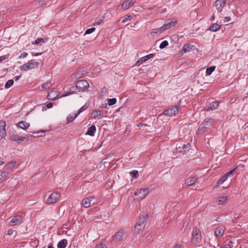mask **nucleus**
<instances>
[{
	"instance_id": "obj_1",
	"label": "nucleus",
	"mask_w": 248,
	"mask_h": 248,
	"mask_svg": "<svg viewBox=\"0 0 248 248\" xmlns=\"http://www.w3.org/2000/svg\"><path fill=\"white\" fill-rule=\"evenodd\" d=\"M213 122V120L211 119H209L208 120H204L197 130L196 132L197 135L202 134L208 131L209 126L212 124Z\"/></svg>"
},
{
	"instance_id": "obj_2",
	"label": "nucleus",
	"mask_w": 248,
	"mask_h": 248,
	"mask_svg": "<svg viewBox=\"0 0 248 248\" xmlns=\"http://www.w3.org/2000/svg\"><path fill=\"white\" fill-rule=\"evenodd\" d=\"M226 4L225 0H217L214 3V7L217 10L216 13L218 16V17L222 18V14H221L223 7Z\"/></svg>"
},
{
	"instance_id": "obj_3",
	"label": "nucleus",
	"mask_w": 248,
	"mask_h": 248,
	"mask_svg": "<svg viewBox=\"0 0 248 248\" xmlns=\"http://www.w3.org/2000/svg\"><path fill=\"white\" fill-rule=\"evenodd\" d=\"M75 85L79 92H84L89 87V84L87 80L84 79L79 80L77 81Z\"/></svg>"
},
{
	"instance_id": "obj_4",
	"label": "nucleus",
	"mask_w": 248,
	"mask_h": 248,
	"mask_svg": "<svg viewBox=\"0 0 248 248\" xmlns=\"http://www.w3.org/2000/svg\"><path fill=\"white\" fill-rule=\"evenodd\" d=\"M179 110V105L172 106L171 107L165 109L163 113L166 116L171 117L175 116L178 113Z\"/></svg>"
},
{
	"instance_id": "obj_5",
	"label": "nucleus",
	"mask_w": 248,
	"mask_h": 248,
	"mask_svg": "<svg viewBox=\"0 0 248 248\" xmlns=\"http://www.w3.org/2000/svg\"><path fill=\"white\" fill-rule=\"evenodd\" d=\"M39 65V63L38 62H29L20 66V69L21 70L27 71L28 70L38 68Z\"/></svg>"
},
{
	"instance_id": "obj_6",
	"label": "nucleus",
	"mask_w": 248,
	"mask_h": 248,
	"mask_svg": "<svg viewBox=\"0 0 248 248\" xmlns=\"http://www.w3.org/2000/svg\"><path fill=\"white\" fill-rule=\"evenodd\" d=\"M60 197V195L57 192L52 193L48 197L46 203L47 204H51L56 203Z\"/></svg>"
},
{
	"instance_id": "obj_7",
	"label": "nucleus",
	"mask_w": 248,
	"mask_h": 248,
	"mask_svg": "<svg viewBox=\"0 0 248 248\" xmlns=\"http://www.w3.org/2000/svg\"><path fill=\"white\" fill-rule=\"evenodd\" d=\"M150 188H140L138 189L135 192L134 194L136 196H138L139 198L142 200L143 199L146 195H147L149 193Z\"/></svg>"
},
{
	"instance_id": "obj_8",
	"label": "nucleus",
	"mask_w": 248,
	"mask_h": 248,
	"mask_svg": "<svg viewBox=\"0 0 248 248\" xmlns=\"http://www.w3.org/2000/svg\"><path fill=\"white\" fill-rule=\"evenodd\" d=\"M95 203V200L94 197H90V198H84L81 202V205L85 208H88L92 205Z\"/></svg>"
},
{
	"instance_id": "obj_9",
	"label": "nucleus",
	"mask_w": 248,
	"mask_h": 248,
	"mask_svg": "<svg viewBox=\"0 0 248 248\" xmlns=\"http://www.w3.org/2000/svg\"><path fill=\"white\" fill-rule=\"evenodd\" d=\"M176 22L177 21L175 19H168L162 26L163 31L170 29L171 27H174L175 26Z\"/></svg>"
},
{
	"instance_id": "obj_10",
	"label": "nucleus",
	"mask_w": 248,
	"mask_h": 248,
	"mask_svg": "<svg viewBox=\"0 0 248 248\" xmlns=\"http://www.w3.org/2000/svg\"><path fill=\"white\" fill-rule=\"evenodd\" d=\"M192 241L193 242L198 243L201 240V231L198 228H195L192 233Z\"/></svg>"
},
{
	"instance_id": "obj_11",
	"label": "nucleus",
	"mask_w": 248,
	"mask_h": 248,
	"mask_svg": "<svg viewBox=\"0 0 248 248\" xmlns=\"http://www.w3.org/2000/svg\"><path fill=\"white\" fill-rule=\"evenodd\" d=\"M23 222V218L21 216L17 215L12 217L10 223L11 226L18 225L21 224Z\"/></svg>"
},
{
	"instance_id": "obj_12",
	"label": "nucleus",
	"mask_w": 248,
	"mask_h": 248,
	"mask_svg": "<svg viewBox=\"0 0 248 248\" xmlns=\"http://www.w3.org/2000/svg\"><path fill=\"white\" fill-rule=\"evenodd\" d=\"M124 235V231L123 230L120 231L116 232L112 237V241L115 242H118L120 241L123 239Z\"/></svg>"
},
{
	"instance_id": "obj_13",
	"label": "nucleus",
	"mask_w": 248,
	"mask_h": 248,
	"mask_svg": "<svg viewBox=\"0 0 248 248\" xmlns=\"http://www.w3.org/2000/svg\"><path fill=\"white\" fill-rule=\"evenodd\" d=\"M148 215L147 214H143L141 215L139 218L137 223L140 224L145 227L146 221L148 218Z\"/></svg>"
},
{
	"instance_id": "obj_14",
	"label": "nucleus",
	"mask_w": 248,
	"mask_h": 248,
	"mask_svg": "<svg viewBox=\"0 0 248 248\" xmlns=\"http://www.w3.org/2000/svg\"><path fill=\"white\" fill-rule=\"evenodd\" d=\"M154 56V55L153 54H150L148 55H147L144 57H142L140 59H139L137 62L136 63V65L139 66L143 62H145L147 61V60L150 59Z\"/></svg>"
},
{
	"instance_id": "obj_15",
	"label": "nucleus",
	"mask_w": 248,
	"mask_h": 248,
	"mask_svg": "<svg viewBox=\"0 0 248 248\" xmlns=\"http://www.w3.org/2000/svg\"><path fill=\"white\" fill-rule=\"evenodd\" d=\"M5 125L6 123L4 121H0V134L2 138H4L6 135Z\"/></svg>"
},
{
	"instance_id": "obj_16",
	"label": "nucleus",
	"mask_w": 248,
	"mask_h": 248,
	"mask_svg": "<svg viewBox=\"0 0 248 248\" xmlns=\"http://www.w3.org/2000/svg\"><path fill=\"white\" fill-rule=\"evenodd\" d=\"M197 180V178L195 176H190L185 180V184L188 186L193 185Z\"/></svg>"
},
{
	"instance_id": "obj_17",
	"label": "nucleus",
	"mask_w": 248,
	"mask_h": 248,
	"mask_svg": "<svg viewBox=\"0 0 248 248\" xmlns=\"http://www.w3.org/2000/svg\"><path fill=\"white\" fill-rule=\"evenodd\" d=\"M16 126L18 127L21 128L23 130H26L30 127V124L29 123H28L26 122L21 121L19 122L17 124Z\"/></svg>"
},
{
	"instance_id": "obj_18",
	"label": "nucleus",
	"mask_w": 248,
	"mask_h": 248,
	"mask_svg": "<svg viewBox=\"0 0 248 248\" xmlns=\"http://www.w3.org/2000/svg\"><path fill=\"white\" fill-rule=\"evenodd\" d=\"M219 106V102L218 101H214L210 104V106H206L205 109L207 111L214 110L217 108Z\"/></svg>"
},
{
	"instance_id": "obj_19",
	"label": "nucleus",
	"mask_w": 248,
	"mask_h": 248,
	"mask_svg": "<svg viewBox=\"0 0 248 248\" xmlns=\"http://www.w3.org/2000/svg\"><path fill=\"white\" fill-rule=\"evenodd\" d=\"M134 4V2L131 0H126L121 5L124 10H127Z\"/></svg>"
},
{
	"instance_id": "obj_20",
	"label": "nucleus",
	"mask_w": 248,
	"mask_h": 248,
	"mask_svg": "<svg viewBox=\"0 0 248 248\" xmlns=\"http://www.w3.org/2000/svg\"><path fill=\"white\" fill-rule=\"evenodd\" d=\"M192 49V46L190 45L186 44H184L182 48L180 51V53L181 55H183L184 53L190 51Z\"/></svg>"
},
{
	"instance_id": "obj_21",
	"label": "nucleus",
	"mask_w": 248,
	"mask_h": 248,
	"mask_svg": "<svg viewBox=\"0 0 248 248\" xmlns=\"http://www.w3.org/2000/svg\"><path fill=\"white\" fill-rule=\"evenodd\" d=\"M95 131L96 127L95 125H92L88 128L86 134L90 135L91 136H93Z\"/></svg>"
},
{
	"instance_id": "obj_22",
	"label": "nucleus",
	"mask_w": 248,
	"mask_h": 248,
	"mask_svg": "<svg viewBox=\"0 0 248 248\" xmlns=\"http://www.w3.org/2000/svg\"><path fill=\"white\" fill-rule=\"evenodd\" d=\"M19 138L20 136L18 135L15 133H12V134L10 135L9 140L13 141H16L18 143H19Z\"/></svg>"
},
{
	"instance_id": "obj_23",
	"label": "nucleus",
	"mask_w": 248,
	"mask_h": 248,
	"mask_svg": "<svg viewBox=\"0 0 248 248\" xmlns=\"http://www.w3.org/2000/svg\"><path fill=\"white\" fill-rule=\"evenodd\" d=\"M224 232V230L222 227H217L215 231V235L216 236H221L223 235Z\"/></svg>"
},
{
	"instance_id": "obj_24",
	"label": "nucleus",
	"mask_w": 248,
	"mask_h": 248,
	"mask_svg": "<svg viewBox=\"0 0 248 248\" xmlns=\"http://www.w3.org/2000/svg\"><path fill=\"white\" fill-rule=\"evenodd\" d=\"M67 241L66 239H63L60 241L57 245L58 248H65L67 246Z\"/></svg>"
},
{
	"instance_id": "obj_25",
	"label": "nucleus",
	"mask_w": 248,
	"mask_h": 248,
	"mask_svg": "<svg viewBox=\"0 0 248 248\" xmlns=\"http://www.w3.org/2000/svg\"><path fill=\"white\" fill-rule=\"evenodd\" d=\"M220 29V26L219 24L217 23H214L210 27L209 30L212 31H218Z\"/></svg>"
},
{
	"instance_id": "obj_26",
	"label": "nucleus",
	"mask_w": 248,
	"mask_h": 248,
	"mask_svg": "<svg viewBox=\"0 0 248 248\" xmlns=\"http://www.w3.org/2000/svg\"><path fill=\"white\" fill-rule=\"evenodd\" d=\"M58 94L57 92L55 91H52L47 94V97L48 99L53 100H55Z\"/></svg>"
},
{
	"instance_id": "obj_27",
	"label": "nucleus",
	"mask_w": 248,
	"mask_h": 248,
	"mask_svg": "<svg viewBox=\"0 0 248 248\" xmlns=\"http://www.w3.org/2000/svg\"><path fill=\"white\" fill-rule=\"evenodd\" d=\"M144 228L145 226L137 223H136L135 226V231H136V232L138 234H139L140 232L142 231L144 229Z\"/></svg>"
},
{
	"instance_id": "obj_28",
	"label": "nucleus",
	"mask_w": 248,
	"mask_h": 248,
	"mask_svg": "<svg viewBox=\"0 0 248 248\" xmlns=\"http://www.w3.org/2000/svg\"><path fill=\"white\" fill-rule=\"evenodd\" d=\"M85 75V74L84 71L77 72L74 74L75 77L78 79H79L84 77Z\"/></svg>"
},
{
	"instance_id": "obj_29",
	"label": "nucleus",
	"mask_w": 248,
	"mask_h": 248,
	"mask_svg": "<svg viewBox=\"0 0 248 248\" xmlns=\"http://www.w3.org/2000/svg\"><path fill=\"white\" fill-rule=\"evenodd\" d=\"M92 116L93 118H96L99 116H102L103 113L101 110H95L92 114Z\"/></svg>"
},
{
	"instance_id": "obj_30",
	"label": "nucleus",
	"mask_w": 248,
	"mask_h": 248,
	"mask_svg": "<svg viewBox=\"0 0 248 248\" xmlns=\"http://www.w3.org/2000/svg\"><path fill=\"white\" fill-rule=\"evenodd\" d=\"M228 200V197L227 196L222 197L219 198V199L217 201V202L219 205H221L224 203H225Z\"/></svg>"
},
{
	"instance_id": "obj_31",
	"label": "nucleus",
	"mask_w": 248,
	"mask_h": 248,
	"mask_svg": "<svg viewBox=\"0 0 248 248\" xmlns=\"http://www.w3.org/2000/svg\"><path fill=\"white\" fill-rule=\"evenodd\" d=\"M216 66H212L211 67H208L206 70V75L207 76L210 75L212 73V72L214 71V70L216 69Z\"/></svg>"
},
{
	"instance_id": "obj_32",
	"label": "nucleus",
	"mask_w": 248,
	"mask_h": 248,
	"mask_svg": "<svg viewBox=\"0 0 248 248\" xmlns=\"http://www.w3.org/2000/svg\"><path fill=\"white\" fill-rule=\"evenodd\" d=\"M163 31L162 27L157 29H153L151 31L150 34L152 35L153 34H160Z\"/></svg>"
},
{
	"instance_id": "obj_33",
	"label": "nucleus",
	"mask_w": 248,
	"mask_h": 248,
	"mask_svg": "<svg viewBox=\"0 0 248 248\" xmlns=\"http://www.w3.org/2000/svg\"><path fill=\"white\" fill-rule=\"evenodd\" d=\"M77 114H76L74 116L73 115H69L67 117V121L68 123H70L73 121L78 116Z\"/></svg>"
},
{
	"instance_id": "obj_34",
	"label": "nucleus",
	"mask_w": 248,
	"mask_h": 248,
	"mask_svg": "<svg viewBox=\"0 0 248 248\" xmlns=\"http://www.w3.org/2000/svg\"><path fill=\"white\" fill-rule=\"evenodd\" d=\"M228 176L226 175V174H225L221 178L218 180L217 182V184L218 185L222 184L223 183H224L228 178Z\"/></svg>"
},
{
	"instance_id": "obj_35",
	"label": "nucleus",
	"mask_w": 248,
	"mask_h": 248,
	"mask_svg": "<svg viewBox=\"0 0 248 248\" xmlns=\"http://www.w3.org/2000/svg\"><path fill=\"white\" fill-rule=\"evenodd\" d=\"M14 80L13 79H10V80H8L5 85V88L6 89H8L10 87H11L13 84H14Z\"/></svg>"
},
{
	"instance_id": "obj_36",
	"label": "nucleus",
	"mask_w": 248,
	"mask_h": 248,
	"mask_svg": "<svg viewBox=\"0 0 248 248\" xmlns=\"http://www.w3.org/2000/svg\"><path fill=\"white\" fill-rule=\"evenodd\" d=\"M117 102V99L115 98H113L111 99H108V104L109 106H112L116 104Z\"/></svg>"
},
{
	"instance_id": "obj_37",
	"label": "nucleus",
	"mask_w": 248,
	"mask_h": 248,
	"mask_svg": "<svg viewBox=\"0 0 248 248\" xmlns=\"http://www.w3.org/2000/svg\"><path fill=\"white\" fill-rule=\"evenodd\" d=\"M46 0H38L35 2L37 3L36 4L39 5V6H44L46 5V2H45Z\"/></svg>"
},
{
	"instance_id": "obj_38",
	"label": "nucleus",
	"mask_w": 248,
	"mask_h": 248,
	"mask_svg": "<svg viewBox=\"0 0 248 248\" xmlns=\"http://www.w3.org/2000/svg\"><path fill=\"white\" fill-rule=\"evenodd\" d=\"M132 17L130 15H126L124 18L122 20V23H126L128 20H130L132 19Z\"/></svg>"
},
{
	"instance_id": "obj_39",
	"label": "nucleus",
	"mask_w": 248,
	"mask_h": 248,
	"mask_svg": "<svg viewBox=\"0 0 248 248\" xmlns=\"http://www.w3.org/2000/svg\"><path fill=\"white\" fill-rule=\"evenodd\" d=\"M169 45V43L167 41L165 40L163 41L160 45L159 48L160 49H163L165 47H166L168 45Z\"/></svg>"
},
{
	"instance_id": "obj_40",
	"label": "nucleus",
	"mask_w": 248,
	"mask_h": 248,
	"mask_svg": "<svg viewBox=\"0 0 248 248\" xmlns=\"http://www.w3.org/2000/svg\"><path fill=\"white\" fill-rule=\"evenodd\" d=\"M104 17H102L100 19L96 20L93 24V26L98 25L103 22Z\"/></svg>"
},
{
	"instance_id": "obj_41",
	"label": "nucleus",
	"mask_w": 248,
	"mask_h": 248,
	"mask_svg": "<svg viewBox=\"0 0 248 248\" xmlns=\"http://www.w3.org/2000/svg\"><path fill=\"white\" fill-rule=\"evenodd\" d=\"M16 164V161H12L7 165V167L9 169H13L15 167Z\"/></svg>"
},
{
	"instance_id": "obj_42",
	"label": "nucleus",
	"mask_w": 248,
	"mask_h": 248,
	"mask_svg": "<svg viewBox=\"0 0 248 248\" xmlns=\"http://www.w3.org/2000/svg\"><path fill=\"white\" fill-rule=\"evenodd\" d=\"M51 86V83L49 81H47L46 83H44L42 85V88L43 89L48 88L50 87Z\"/></svg>"
},
{
	"instance_id": "obj_43",
	"label": "nucleus",
	"mask_w": 248,
	"mask_h": 248,
	"mask_svg": "<svg viewBox=\"0 0 248 248\" xmlns=\"http://www.w3.org/2000/svg\"><path fill=\"white\" fill-rule=\"evenodd\" d=\"M95 30V29L94 28H92L88 29L86 31L84 35L92 33Z\"/></svg>"
},
{
	"instance_id": "obj_44",
	"label": "nucleus",
	"mask_w": 248,
	"mask_h": 248,
	"mask_svg": "<svg viewBox=\"0 0 248 248\" xmlns=\"http://www.w3.org/2000/svg\"><path fill=\"white\" fill-rule=\"evenodd\" d=\"M131 175L134 178H137L138 175V171L137 170H133L130 172Z\"/></svg>"
},
{
	"instance_id": "obj_45",
	"label": "nucleus",
	"mask_w": 248,
	"mask_h": 248,
	"mask_svg": "<svg viewBox=\"0 0 248 248\" xmlns=\"http://www.w3.org/2000/svg\"><path fill=\"white\" fill-rule=\"evenodd\" d=\"M87 108V107H86L85 106H82L81 108H79V109L78 110V113H77L78 115L80 113H81L82 112H83V111H84L85 110H86V109Z\"/></svg>"
},
{
	"instance_id": "obj_46",
	"label": "nucleus",
	"mask_w": 248,
	"mask_h": 248,
	"mask_svg": "<svg viewBox=\"0 0 248 248\" xmlns=\"http://www.w3.org/2000/svg\"><path fill=\"white\" fill-rule=\"evenodd\" d=\"M107 91V89L105 87H103L101 88L100 94L102 97H103L104 95Z\"/></svg>"
},
{
	"instance_id": "obj_47",
	"label": "nucleus",
	"mask_w": 248,
	"mask_h": 248,
	"mask_svg": "<svg viewBox=\"0 0 248 248\" xmlns=\"http://www.w3.org/2000/svg\"><path fill=\"white\" fill-rule=\"evenodd\" d=\"M44 40L43 38H38L37 39H36L35 41H34V43L35 44H39L40 43H44Z\"/></svg>"
},
{
	"instance_id": "obj_48",
	"label": "nucleus",
	"mask_w": 248,
	"mask_h": 248,
	"mask_svg": "<svg viewBox=\"0 0 248 248\" xmlns=\"http://www.w3.org/2000/svg\"><path fill=\"white\" fill-rule=\"evenodd\" d=\"M216 16H218H218L217 15V13H216V11H215L214 12V13H213V14L212 16L211 17V18H210V20H211V21H213V20H215V17H216Z\"/></svg>"
},
{
	"instance_id": "obj_49",
	"label": "nucleus",
	"mask_w": 248,
	"mask_h": 248,
	"mask_svg": "<svg viewBox=\"0 0 248 248\" xmlns=\"http://www.w3.org/2000/svg\"><path fill=\"white\" fill-rule=\"evenodd\" d=\"M28 54L27 52H23L19 56V59L24 58L27 57Z\"/></svg>"
},
{
	"instance_id": "obj_50",
	"label": "nucleus",
	"mask_w": 248,
	"mask_h": 248,
	"mask_svg": "<svg viewBox=\"0 0 248 248\" xmlns=\"http://www.w3.org/2000/svg\"><path fill=\"white\" fill-rule=\"evenodd\" d=\"M8 58V57L7 55H3L1 56H0V62H2V61H4L6 59Z\"/></svg>"
},
{
	"instance_id": "obj_51",
	"label": "nucleus",
	"mask_w": 248,
	"mask_h": 248,
	"mask_svg": "<svg viewBox=\"0 0 248 248\" xmlns=\"http://www.w3.org/2000/svg\"><path fill=\"white\" fill-rule=\"evenodd\" d=\"M236 169V167H235L234 169H232V170L228 171L226 173V175L228 176H229L230 175H232L233 171Z\"/></svg>"
},
{
	"instance_id": "obj_52",
	"label": "nucleus",
	"mask_w": 248,
	"mask_h": 248,
	"mask_svg": "<svg viewBox=\"0 0 248 248\" xmlns=\"http://www.w3.org/2000/svg\"><path fill=\"white\" fill-rule=\"evenodd\" d=\"M95 248H107V246L105 244H101L100 245H97Z\"/></svg>"
},
{
	"instance_id": "obj_53",
	"label": "nucleus",
	"mask_w": 248,
	"mask_h": 248,
	"mask_svg": "<svg viewBox=\"0 0 248 248\" xmlns=\"http://www.w3.org/2000/svg\"><path fill=\"white\" fill-rule=\"evenodd\" d=\"M73 92H67L64 93L62 95V97L66 96H68V95L73 94Z\"/></svg>"
},
{
	"instance_id": "obj_54",
	"label": "nucleus",
	"mask_w": 248,
	"mask_h": 248,
	"mask_svg": "<svg viewBox=\"0 0 248 248\" xmlns=\"http://www.w3.org/2000/svg\"><path fill=\"white\" fill-rule=\"evenodd\" d=\"M220 248H232V245L229 244H228L222 246Z\"/></svg>"
},
{
	"instance_id": "obj_55",
	"label": "nucleus",
	"mask_w": 248,
	"mask_h": 248,
	"mask_svg": "<svg viewBox=\"0 0 248 248\" xmlns=\"http://www.w3.org/2000/svg\"><path fill=\"white\" fill-rule=\"evenodd\" d=\"M183 146H184V147H183V149H184L183 152H186V151H188V147L189 146V144L184 145Z\"/></svg>"
},
{
	"instance_id": "obj_56",
	"label": "nucleus",
	"mask_w": 248,
	"mask_h": 248,
	"mask_svg": "<svg viewBox=\"0 0 248 248\" xmlns=\"http://www.w3.org/2000/svg\"><path fill=\"white\" fill-rule=\"evenodd\" d=\"M13 232H14L13 230H12L11 229L7 231V234L8 235H12L13 233Z\"/></svg>"
},
{
	"instance_id": "obj_57",
	"label": "nucleus",
	"mask_w": 248,
	"mask_h": 248,
	"mask_svg": "<svg viewBox=\"0 0 248 248\" xmlns=\"http://www.w3.org/2000/svg\"><path fill=\"white\" fill-rule=\"evenodd\" d=\"M231 20V18L229 16H226L224 18V22H229Z\"/></svg>"
},
{
	"instance_id": "obj_58",
	"label": "nucleus",
	"mask_w": 248,
	"mask_h": 248,
	"mask_svg": "<svg viewBox=\"0 0 248 248\" xmlns=\"http://www.w3.org/2000/svg\"><path fill=\"white\" fill-rule=\"evenodd\" d=\"M6 176V172H2L0 175V180H1V178H4Z\"/></svg>"
},
{
	"instance_id": "obj_59",
	"label": "nucleus",
	"mask_w": 248,
	"mask_h": 248,
	"mask_svg": "<svg viewBox=\"0 0 248 248\" xmlns=\"http://www.w3.org/2000/svg\"><path fill=\"white\" fill-rule=\"evenodd\" d=\"M29 137H20L19 138V143L21 142V141L24 140L26 139H28Z\"/></svg>"
},
{
	"instance_id": "obj_60",
	"label": "nucleus",
	"mask_w": 248,
	"mask_h": 248,
	"mask_svg": "<svg viewBox=\"0 0 248 248\" xmlns=\"http://www.w3.org/2000/svg\"><path fill=\"white\" fill-rule=\"evenodd\" d=\"M52 107H53V104H52V103H48V104L46 105V107H47V108H51Z\"/></svg>"
},
{
	"instance_id": "obj_61",
	"label": "nucleus",
	"mask_w": 248,
	"mask_h": 248,
	"mask_svg": "<svg viewBox=\"0 0 248 248\" xmlns=\"http://www.w3.org/2000/svg\"><path fill=\"white\" fill-rule=\"evenodd\" d=\"M21 76L20 75V76H16L15 77V80L16 81H17L18 80H19L20 78H21Z\"/></svg>"
},
{
	"instance_id": "obj_62",
	"label": "nucleus",
	"mask_w": 248,
	"mask_h": 248,
	"mask_svg": "<svg viewBox=\"0 0 248 248\" xmlns=\"http://www.w3.org/2000/svg\"><path fill=\"white\" fill-rule=\"evenodd\" d=\"M173 248H180V247L179 245L176 244L174 245Z\"/></svg>"
},
{
	"instance_id": "obj_63",
	"label": "nucleus",
	"mask_w": 248,
	"mask_h": 248,
	"mask_svg": "<svg viewBox=\"0 0 248 248\" xmlns=\"http://www.w3.org/2000/svg\"><path fill=\"white\" fill-rule=\"evenodd\" d=\"M32 55L33 56H38L39 55H40V54L39 53H34L33 54V53H32Z\"/></svg>"
},
{
	"instance_id": "obj_64",
	"label": "nucleus",
	"mask_w": 248,
	"mask_h": 248,
	"mask_svg": "<svg viewBox=\"0 0 248 248\" xmlns=\"http://www.w3.org/2000/svg\"><path fill=\"white\" fill-rule=\"evenodd\" d=\"M47 248H53V247L52 245H49L48 246Z\"/></svg>"
}]
</instances>
